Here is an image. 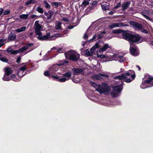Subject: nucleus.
Returning <instances> with one entry per match:
<instances>
[{
	"mask_svg": "<svg viewBox=\"0 0 153 153\" xmlns=\"http://www.w3.org/2000/svg\"><path fill=\"white\" fill-rule=\"evenodd\" d=\"M100 75L101 76H106V75H104V74H100Z\"/></svg>",
	"mask_w": 153,
	"mask_h": 153,
	"instance_id": "obj_62",
	"label": "nucleus"
},
{
	"mask_svg": "<svg viewBox=\"0 0 153 153\" xmlns=\"http://www.w3.org/2000/svg\"><path fill=\"white\" fill-rule=\"evenodd\" d=\"M68 62L66 60H64L63 61V62L61 64V65H63L65 63H68Z\"/></svg>",
	"mask_w": 153,
	"mask_h": 153,
	"instance_id": "obj_51",
	"label": "nucleus"
},
{
	"mask_svg": "<svg viewBox=\"0 0 153 153\" xmlns=\"http://www.w3.org/2000/svg\"><path fill=\"white\" fill-rule=\"evenodd\" d=\"M0 60L1 61L5 62H7L8 61V60L5 57H1L0 58Z\"/></svg>",
	"mask_w": 153,
	"mask_h": 153,
	"instance_id": "obj_36",
	"label": "nucleus"
},
{
	"mask_svg": "<svg viewBox=\"0 0 153 153\" xmlns=\"http://www.w3.org/2000/svg\"><path fill=\"white\" fill-rule=\"evenodd\" d=\"M111 46H109V45L108 44L106 43L104 44L102 47L99 49V52H102L106 51L108 48H111Z\"/></svg>",
	"mask_w": 153,
	"mask_h": 153,
	"instance_id": "obj_18",
	"label": "nucleus"
},
{
	"mask_svg": "<svg viewBox=\"0 0 153 153\" xmlns=\"http://www.w3.org/2000/svg\"><path fill=\"white\" fill-rule=\"evenodd\" d=\"M33 2V1L32 0L29 1L26 3L25 5H29V4H31V3H32Z\"/></svg>",
	"mask_w": 153,
	"mask_h": 153,
	"instance_id": "obj_40",
	"label": "nucleus"
},
{
	"mask_svg": "<svg viewBox=\"0 0 153 153\" xmlns=\"http://www.w3.org/2000/svg\"><path fill=\"white\" fill-rule=\"evenodd\" d=\"M120 84L117 86H114L113 87V90L114 92H111V95L113 97H116L119 95L118 93H120L122 89V82L120 81Z\"/></svg>",
	"mask_w": 153,
	"mask_h": 153,
	"instance_id": "obj_7",
	"label": "nucleus"
},
{
	"mask_svg": "<svg viewBox=\"0 0 153 153\" xmlns=\"http://www.w3.org/2000/svg\"><path fill=\"white\" fill-rule=\"evenodd\" d=\"M5 74H6L10 75L13 73V70L10 68H7L4 69Z\"/></svg>",
	"mask_w": 153,
	"mask_h": 153,
	"instance_id": "obj_22",
	"label": "nucleus"
},
{
	"mask_svg": "<svg viewBox=\"0 0 153 153\" xmlns=\"http://www.w3.org/2000/svg\"><path fill=\"white\" fill-rule=\"evenodd\" d=\"M131 54L134 56H137L139 54L137 50V47L134 46L132 47L131 45L130 49Z\"/></svg>",
	"mask_w": 153,
	"mask_h": 153,
	"instance_id": "obj_15",
	"label": "nucleus"
},
{
	"mask_svg": "<svg viewBox=\"0 0 153 153\" xmlns=\"http://www.w3.org/2000/svg\"><path fill=\"white\" fill-rule=\"evenodd\" d=\"M141 31L142 32L144 33H148V31L145 29H142L141 30Z\"/></svg>",
	"mask_w": 153,
	"mask_h": 153,
	"instance_id": "obj_45",
	"label": "nucleus"
},
{
	"mask_svg": "<svg viewBox=\"0 0 153 153\" xmlns=\"http://www.w3.org/2000/svg\"><path fill=\"white\" fill-rule=\"evenodd\" d=\"M61 49H62L61 48H59V49H58V51H60L61 50Z\"/></svg>",
	"mask_w": 153,
	"mask_h": 153,
	"instance_id": "obj_63",
	"label": "nucleus"
},
{
	"mask_svg": "<svg viewBox=\"0 0 153 153\" xmlns=\"http://www.w3.org/2000/svg\"><path fill=\"white\" fill-rule=\"evenodd\" d=\"M122 38L130 42H138L140 43L142 42L141 36L138 34L133 35L126 32L122 33Z\"/></svg>",
	"mask_w": 153,
	"mask_h": 153,
	"instance_id": "obj_1",
	"label": "nucleus"
},
{
	"mask_svg": "<svg viewBox=\"0 0 153 153\" xmlns=\"http://www.w3.org/2000/svg\"><path fill=\"white\" fill-rule=\"evenodd\" d=\"M37 11L40 13H43V9L40 7H38L37 8Z\"/></svg>",
	"mask_w": 153,
	"mask_h": 153,
	"instance_id": "obj_35",
	"label": "nucleus"
},
{
	"mask_svg": "<svg viewBox=\"0 0 153 153\" xmlns=\"http://www.w3.org/2000/svg\"><path fill=\"white\" fill-rule=\"evenodd\" d=\"M129 24L133 26L137 29H140L142 28V26L140 25L136 22L131 21L129 22Z\"/></svg>",
	"mask_w": 153,
	"mask_h": 153,
	"instance_id": "obj_17",
	"label": "nucleus"
},
{
	"mask_svg": "<svg viewBox=\"0 0 153 153\" xmlns=\"http://www.w3.org/2000/svg\"><path fill=\"white\" fill-rule=\"evenodd\" d=\"M113 14H114V12H112V11H111L108 13V14L110 15H113Z\"/></svg>",
	"mask_w": 153,
	"mask_h": 153,
	"instance_id": "obj_56",
	"label": "nucleus"
},
{
	"mask_svg": "<svg viewBox=\"0 0 153 153\" xmlns=\"http://www.w3.org/2000/svg\"><path fill=\"white\" fill-rule=\"evenodd\" d=\"M130 4V2H124L123 4L122 7L123 10H125L127 8H128Z\"/></svg>",
	"mask_w": 153,
	"mask_h": 153,
	"instance_id": "obj_20",
	"label": "nucleus"
},
{
	"mask_svg": "<svg viewBox=\"0 0 153 153\" xmlns=\"http://www.w3.org/2000/svg\"><path fill=\"white\" fill-rule=\"evenodd\" d=\"M97 35H94L93 36V37L92 38V39H90V40H94V39H95L97 38Z\"/></svg>",
	"mask_w": 153,
	"mask_h": 153,
	"instance_id": "obj_50",
	"label": "nucleus"
},
{
	"mask_svg": "<svg viewBox=\"0 0 153 153\" xmlns=\"http://www.w3.org/2000/svg\"><path fill=\"white\" fill-rule=\"evenodd\" d=\"M26 69V67L25 66L20 67L18 70L17 74L19 77H22L26 74L25 71Z\"/></svg>",
	"mask_w": 153,
	"mask_h": 153,
	"instance_id": "obj_12",
	"label": "nucleus"
},
{
	"mask_svg": "<svg viewBox=\"0 0 153 153\" xmlns=\"http://www.w3.org/2000/svg\"><path fill=\"white\" fill-rule=\"evenodd\" d=\"M13 39H15L16 38V35L15 34L13 35Z\"/></svg>",
	"mask_w": 153,
	"mask_h": 153,
	"instance_id": "obj_61",
	"label": "nucleus"
},
{
	"mask_svg": "<svg viewBox=\"0 0 153 153\" xmlns=\"http://www.w3.org/2000/svg\"><path fill=\"white\" fill-rule=\"evenodd\" d=\"M16 76L14 74H12V75L10 77V78H11L13 79V80L16 81L17 79H15Z\"/></svg>",
	"mask_w": 153,
	"mask_h": 153,
	"instance_id": "obj_38",
	"label": "nucleus"
},
{
	"mask_svg": "<svg viewBox=\"0 0 153 153\" xmlns=\"http://www.w3.org/2000/svg\"><path fill=\"white\" fill-rule=\"evenodd\" d=\"M135 77V74L134 71L132 70L128 71L125 74H122L121 76H115L114 77V79H118L120 80L124 79L125 82L128 83L130 82Z\"/></svg>",
	"mask_w": 153,
	"mask_h": 153,
	"instance_id": "obj_2",
	"label": "nucleus"
},
{
	"mask_svg": "<svg viewBox=\"0 0 153 153\" xmlns=\"http://www.w3.org/2000/svg\"><path fill=\"white\" fill-rule=\"evenodd\" d=\"M29 16V15L28 14H23L19 16V18L22 19H27Z\"/></svg>",
	"mask_w": 153,
	"mask_h": 153,
	"instance_id": "obj_26",
	"label": "nucleus"
},
{
	"mask_svg": "<svg viewBox=\"0 0 153 153\" xmlns=\"http://www.w3.org/2000/svg\"><path fill=\"white\" fill-rule=\"evenodd\" d=\"M100 47L99 43H97L95 45L90 49V51L88 50H86L84 51L85 54L88 56H92L94 54L95 50Z\"/></svg>",
	"mask_w": 153,
	"mask_h": 153,
	"instance_id": "obj_10",
	"label": "nucleus"
},
{
	"mask_svg": "<svg viewBox=\"0 0 153 153\" xmlns=\"http://www.w3.org/2000/svg\"><path fill=\"white\" fill-rule=\"evenodd\" d=\"M49 14V13H48L47 12H45L44 13V14L45 16H48V15Z\"/></svg>",
	"mask_w": 153,
	"mask_h": 153,
	"instance_id": "obj_57",
	"label": "nucleus"
},
{
	"mask_svg": "<svg viewBox=\"0 0 153 153\" xmlns=\"http://www.w3.org/2000/svg\"><path fill=\"white\" fill-rule=\"evenodd\" d=\"M74 27V26H70L68 27V28L69 29H73Z\"/></svg>",
	"mask_w": 153,
	"mask_h": 153,
	"instance_id": "obj_55",
	"label": "nucleus"
},
{
	"mask_svg": "<svg viewBox=\"0 0 153 153\" xmlns=\"http://www.w3.org/2000/svg\"><path fill=\"white\" fill-rule=\"evenodd\" d=\"M21 59V58L20 57H19L16 60V62L17 63H19Z\"/></svg>",
	"mask_w": 153,
	"mask_h": 153,
	"instance_id": "obj_47",
	"label": "nucleus"
},
{
	"mask_svg": "<svg viewBox=\"0 0 153 153\" xmlns=\"http://www.w3.org/2000/svg\"><path fill=\"white\" fill-rule=\"evenodd\" d=\"M101 5L102 10L103 11H106L109 9V5L106 2H103L100 4Z\"/></svg>",
	"mask_w": 153,
	"mask_h": 153,
	"instance_id": "obj_16",
	"label": "nucleus"
},
{
	"mask_svg": "<svg viewBox=\"0 0 153 153\" xmlns=\"http://www.w3.org/2000/svg\"><path fill=\"white\" fill-rule=\"evenodd\" d=\"M51 76L54 78L55 79H57V81H59L61 82H64L67 80H68L66 77H64L62 78H59L57 76H54L51 75Z\"/></svg>",
	"mask_w": 153,
	"mask_h": 153,
	"instance_id": "obj_19",
	"label": "nucleus"
},
{
	"mask_svg": "<svg viewBox=\"0 0 153 153\" xmlns=\"http://www.w3.org/2000/svg\"><path fill=\"white\" fill-rule=\"evenodd\" d=\"M33 45V44L32 43L27 44L25 46L22 48L18 50L13 51L11 52V53L13 54H16L19 53H22L27 50L29 47Z\"/></svg>",
	"mask_w": 153,
	"mask_h": 153,
	"instance_id": "obj_11",
	"label": "nucleus"
},
{
	"mask_svg": "<svg viewBox=\"0 0 153 153\" xmlns=\"http://www.w3.org/2000/svg\"><path fill=\"white\" fill-rule=\"evenodd\" d=\"M52 4L53 5H54L56 7H57L59 6H60L61 4L60 2H52Z\"/></svg>",
	"mask_w": 153,
	"mask_h": 153,
	"instance_id": "obj_34",
	"label": "nucleus"
},
{
	"mask_svg": "<svg viewBox=\"0 0 153 153\" xmlns=\"http://www.w3.org/2000/svg\"><path fill=\"white\" fill-rule=\"evenodd\" d=\"M61 23L58 21H56V23L55 28L57 30L60 29L61 28Z\"/></svg>",
	"mask_w": 153,
	"mask_h": 153,
	"instance_id": "obj_24",
	"label": "nucleus"
},
{
	"mask_svg": "<svg viewBox=\"0 0 153 153\" xmlns=\"http://www.w3.org/2000/svg\"><path fill=\"white\" fill-rule=\"evenodd\" d=\"M106 58L109 59H112V60H116L117 59L116 58V56H117V54H116L113 53L107 52L106 53Z\"/></svg>",
	"mask_w": 153,
	"mask_h": 153,
	"instance_id": "obj_14",
	"label": "nucleus"
},
{
	"mask_svg": "<svg viewBox=\"0 0 153 153\" xmlns=\"http://www.w3.org/2000/svg\"><path fill=\"white\" fill-rule=\"evenodd\" d=\"M97 57L99 58H106V54H105V55H104L103 54H102L101 55H99V54L97 53Z\"/></svg>",
	"mask_w": 153,
	"mask_h": 153,
	"instance_id": "obj_33",
	"label": "nucleus"
},
{
	"mask_svg": "<svg viewBox=\"0 0 153 153\" xmlns=\"http://www.w3.org/2000/svg\"><path fill=\"white\" fill-rule=\"evenodd\" d=\"M103 36L101 34H98V39H100Z\"/></svg>",
	"mask_w": 153,
	"mask_h": 153,
	"instance_id": "obj_44",
	"label": "nucleus"
},
{
	"mask_svg": "<svg viewBox=\"0 0 153 153\" xmlns=\"http://www.w3.org/2000/svg\"><path fill=\"white\" fill-rule=\"evenodd\" d=\"M7 51L8 52L11 53L13 51L12 49L11 48H10L7 49Z\"/></svg>",
	"mask_w": 153,
	"mask_h": 153,
	"instance_id": "obj_43",
	"label": "nucleus"
},
{
	"mask_svg": "<svg viewBox=\"0 0 153 153\" xmlns=\"http://www.w3.org/2000/svg\"><path fill=\"white\" fill-rule=\"evenodd\" d=\"M61 64H55L51 66L48 71L45 72L44 75L45 76H49L50 75L54 74L58 70L59 66Z\"/></svg>",
	"mask_w": 153,
	"mask_h": 153,
	"instance_id": "obj_5",
	"label": "nucleus"
},
{
	"mask_svg": "<svg viewBox=\"0 0 153 153\" xmlns=\"http://www.w3.org/2000/svg\"><path fill=\"white\" fill-rule=\"evenodd\" d=\"M136 67L138 68V70H140V67L138 65H137L136 66Z\"/></svg>",
	"mask_w": 153,
	"mask_h": 153,
	"instance_id": "obj_58",
	"label": "nucleus"
},
{
	"mask_svg": "<svg viewBox=\"0 0 153 153\" xmlns=\"http://www.w3.org/2000/svg\"><path fill=\"white\" fill-rule=\"evenodd\" d=\"M88 36L87 35V34L86 33L85 34L84 36H83V38L84 39H86L88 38Z\"/></svg>",
	"mask_w": 153,
	"mask_h": 153,
	"instance_id": "obj_52",
	"label": "nucleus"
},
{
	"mask_svg": "<svg viewBox=\"0 0 153 153\" xmlns=\"http://www.w3.org/2000/svg\"><path fill=\"white\" fill-rule=\"evenodd\" d=\"M10 11L9 10H7L5 11L4 12V15H7L9 13Z\"/></svg>",
	"mask_w": 153,
	"mask_h": 153,
	"instance_id": "obj_42",
	"label": "nucleus"
},
{
	"mask_svg": "<svg viewBox=\"0 0 153 153\" xmlns=\"http://www.w3.org/2000/svg\"><path fill=\"white\" fill-rule=\"evenodd\" d=\"M26 27H21L20 28L16 29V30L18 33H20L25 31L26 30Z\"/></svg>",
	"mask_w": 153,
	"mask_h": 153,
	"instance_id": "obj_27",
	"label": "nucleus"
},
{
	"mask_svg": "<svg viewBox=\"0 0 153 153\" xmlns=\"http://www.w3.org/2000/svg\"><path fill=\"white\" fill-rule=\"evenodd\" d=\"M116 58L117 59L116 60H118L120 62H122L126 60L125 57L123 56H120L119 55H117V56H116Z\"/></svg>",
	"mask_w": 153,
	"mask_h": 153,
	"instance_id": "obj_21",
	"label": "nucleus"
},
{
	"mask_svg": "<svg viewBox=\"0 0 153 153\" xmlns=\"http://www.w3.org/2000/svg\"><path fill=\"white\" fill-rule=\"evenodd\" d=\"M122 32V31L121 30L117 29L113 30L112 31V33H121Z\"/></svg>",
	"mask_w": 153,
	"mask_h": 153,
	"instance_id": "obj_30",
	"label": "nucleus"
},
{
	"mask_svg": "<svg viewBox=\"0 0 153 153\" xmlns=\"http://www.w3.org/2000/svg\"><path fill=\"white\" fill-rule=\"evenodd\" d=\"M153 86V77H149L148 79L145 80L141 85L140 86L142 88H145Z\"/></svg>",
	"mask_w": 153,
	"mask_h": 153,
	"instance_id": "obj_8",
	"label": "nucleus"
},
{
	"mask_svg": "<svg viewBox=\"0 0 153 153\" xmlns=\"http://www.w3.org/2000/svg\"><path fill=\"white\" fill-rule=\"evenodd\" d=\"M121 6L120 3H118L117 5L114 7V9H117L119 7Z\"/></svg>",
	"mask_w": 153,
	"mask_h": 153,
	"instance_id": "obj_41",
	"label": "nucleus"
},
{
	"mask_svg": "<svg viewBox=\"0 0 153 153\" xmlns=\"http://www.w3.org/2000/svg\"><path fill=\"white\" fill-rule=\"evenodd\" d=\"M58 34H55L53 35L52 36H50V33H48L46 35L42 36V34L39 35V36H37V38L39 40L41 41L45 40H53L55 39L53 37H58Z\"/></svg>",
	"mask_w": 153,
	"mask_h": 153,
	"instance_id": "obj_9",
	"label": "nucleus"
},
{
	"mask_svg": "<svg viewBox=\"0 0 153 153\" xmlns=\"http://www.w3.org/2000/svg\"><path fill=\"white\" fill-rule=\"evenodd\" d=\"M142 14L143 16L147 19L148 20L150 21H152V19L148 16L146 14H145V12L144 11L142 12Z\"/></svg>",
	"mask_w": 153,
	"mask_h": 153,
	"instance_id": "obj_29",
	"label": "nucleus"
},
{
	"mask_svg": "<svg viewBox=\"0 0 153 153\" xmlns=\"http://www.w3.org/2000/svg\"><path fill=\"white\" fill-rule=\"evenodd\" d=\"M37 16L36 15H33L32 16H31L30 17V18L32 19H34L36 17H37Z\"/></svg>",
	"mask_w": 153,
	"mask_h": 153,
	"instance_id": "obj_49",
	"label": "nucleus"
},
{
	"mask_svg": "<svg viewBox=\"0 0 153 153\" xmlns=\"http://www.w3.org/2000/svg\"><path fill=\"white\" fill-rule=\"evenodd\" d=\"M62 20L66 22H68L69 21V20L66 18H63L62 19Z\"/></svg>",
	"mask_w": 153,
	"mask_h": 153,
	"instance_id": "obj_48",
	"label": "nucleus"
},
{
	"mask_svg": "<svg viewBox=\"0 0 153 153\" xmlns=\"http://www.w3.org/2000/svg\"><path fill=\"white\" fill-rule=\"evenodd\" d=\"M105 31H103L102 32V34H105Z\"/></svg>",
	"mask_w": 153,
	"mask_h": 153,
	"instance_id": "obj_64",
	"label": "nucleus"
},
{
	"mask_svg": "<svg viewBox=\"0 0 153 153\" xmlns=\"http://www.w3.org/2000/svg\"><path fill=\"white\" fill-rule=\"evenodd\" d=\"M44 2L45 4V7L48 9H50L51 8V5L48 3V2L46 1H44Z\"/></svg>",
	"mask_w": 153,
	"mask_h": 153,
	"instance_id": "obj_31",
	"label": "nucleus"
},
{
	"mask_svg": "<svg viewBox=\"0 0 153 153\" xmlns=\"http://www.w3.org/2000/svg\"><path fill=\"white\" fill-rule=\"evenodd\" d=\"M3 11V9L1 8H0V15H1L2 14Z\"/></svg>",
	"mask_w": 153,
	"mask_h": 153,
	"instance_id": "obj_53",
	"label": "nucleus"
},
{
	"mask_svg": "<svg viewBox=\"0 0 153 153\" xmlns=\"http://www.w3.org/2000/svg\"><path fill=\"white\" fill-rule=\"evenodd\" d=\"M8 75L5 74L3 78V79L4 81H9L10 79V77Z\"/></svg>",
	"mask_w": 153,
	"mask_h": 153,
	"instance_id": "obj_28",
	"label": "nucleus"
},
{
	"mask_svg": "<svg viewBox=\"0 0 153 153\" xmlns=\"http://www.w3.org/2000/svg\"><path fill=\"white\" fill-rule=\"evenodd\" d=\"M4 40L3 39L0 40V47L4 45Z\"/></svg>",
	"mask_w": 153,
	"mask_h": 153,
	"instance_id": "obj_39",
	"label": "nucleus"
},
{
	"mask_svg": "<svg viewBox=\"0 0 153 153\" xmlns=\"http://www.w3.org/2000/svg\"><path fill=\"white\" fill-rule=\"evenodd\" d=\"M90 83L92 87L95 88L96 91L100 94H106L109 91V87L105 83H102L100 85L93 82H91Z\"/></svg>",
	"mask_w": 153,
	"mask_h": 153,
	"instance_id": "obj_3",
	"label": "nucleus"
},
{
	"mask_svg": "<svg viewBox=\"0 0 153 153\" xmlns=\"http://www.w3.org/2000/svg\"><path fill=\"white\" fill-rule=\"evenodd\" d=\"M65 57L67 59L73 61L77 60L79 57V55L75 51L70 50L65 53Z\"/></svg>",
	"mask_w": 153,
	"mask_h": 153,
	"instance_id": "obj_4",
	"label": "nucleus"
},
{
	"mask_svg": "<svg viewBox=\"0 0 153 153\" xmlns=\"http://www.w3.org/2000/svg\"><path fill=\"white\" fill-rule=\"evenodd\" d=\"M39 21H36L34 25V28L35 33L37 36L42 34L41 31L44 30L43 26L39 24Z\"/></svg>",
	"mask_w": 153,
	"mask_h": 153,
	"instance_id": "obj_6",
	"label": "nucleus"
},
{
	"mask_svg": "<svg viewBox=\"0 0 153 153\" xmlns=\"http://www.w3.org/2000/svg\"><path fill=\"white\" fill-rule=\"evenodd\" d=\"M53 13L51 12H49V14L47 16V18L48 19H51V16L53 15Z\"/></svg>",
	"mask_w": 153,
	"mask_h": 153,
	"instance_id": "obj_37",
	"label": "nucleus"
},
{
	"mask_svg": "<svg viewBox=\"0 0 153 153\" xmlns=\"http://www.w3.org/2000/svg\"><path fill=\"white\" fill-rule=\"evenodd\" d=\"M82 72V70L80 68L75 69L74 70V72L77 74H79Z\"/></svg>",
	"mask_w": 153,
	"mask_h": 153,
	"instance_id": "obj_25",
	"label": "nucleus"
},
{
	"mask_svg": "<svg viewBox=\"0 0 153 153\" xmlns=\"http://www.w3.org/2000/svg\"><path fill=\"white\" fill-rule=\"evenodd\" d=\"M86 43V42H84L83 43H82V45L83 46H84L85 45Z\"/></svg>",
	"mask_w": 153,
	"mask_h": 153,
	"instance_id": "obj_60",
	"label": "nucleus"
},
{
	"mask_svg": "<svg viewBox=\"0 0 153 153\" xmlns=\"http://www.w3.org/2000/svg\"><path fill=\"white\" fill-rule=\"evenodd\" d=\"M23 7L22 6H20L19 7V9L20 10L22 9L23 8Z\"/></svg>",
	"mask_w": 153,
	"mask_h": 153,
	"instance_id": "obj_59",
	"label": "nucleus"
},
{
	"mask_svg": "<svg viewBox=\"0 0 153 153\" xmlns=\"http://www.w3.org/2000/svg\"><path fill=\"white\" fill-rule=\"evenodd\" d=\"M89 3V1L88 0H85L84 1L82 4V5H84L85 6H86L87 5H88Z\"/></svg>",
	"mask_w": 153,
	"mask_h": 153,
	"instance_id": "obj_32",
	"label": "nucleus"
},
{
	"mask_svg": "<svg viewBox=\"0 0 153 153\" xmlns=\"http://www.w3.org/2000/svg\"><path fill=\"white\" fill-rule=\"evenodd\" d=\"M97 1H93L91 4V5L92 6L94 5L97 4Z\"/></svg>",
	"mask_w": 153,
	"mask_h": 153,
	"instance_id": "obj_46",
	"label": "nucleus"
},
{
	"mask_svg": "<svg viewBox=\"0 0 153 153\" xmlns=\"http://www.w3.org/2000/svg\"><path fill=\"white\" fill-rule=\"evenodd\" d=\"M95 79H99V76L97 75H95Z\"/></svg>",
	"mask_w": 153,
	"mask_h": 153,
	"instance_id": "obj_54",
	"label": "nucleus"
},
{
	"mask_svg": "<svg viewBox=\"0 0 153 153\" xmlns=\"http://www.w3.org/2000/svg\"><path fill=\"white\" fill-rule=\"evenodd\" d=\"M71 72L69 71L63 74V76L65 77L67 79V80H69L71 77Z\"/></svg>",
	"mask_w": 153,
	"mask_h": 153,
	"instance_id": "obj_23",
	"label": "nucleus"
},
{
	"mask_svg": "<svg viewBox=\"0 0 153 153\" xmlns=\"http://www.w3.org/2000/svg\"><path fill=\"white\" fill-rule=\"evenodd\" d=\"M128 25L123 23H114L111 25L108 26V27L110 29H112L114 27H120L128 26Z\"/></svg>",
	"mask_w": 153,
	"mask_h": 153,
	"instance_id": "obj_13",
	"label": "nucleus"
}]
</instances>
